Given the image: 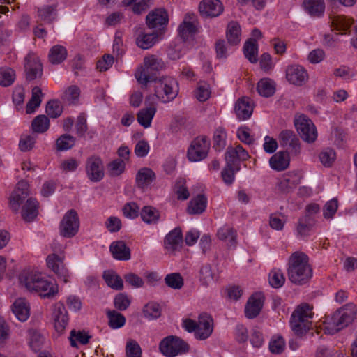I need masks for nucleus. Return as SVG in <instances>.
Listing matches in <instances>:
<instances>
[{
	"label": "nucleus",
	"mask_w": 357,
	"mask_h": 357,
	"mask_svg": "<svg viewBox=\"0 0 357 357\" xmlns=\"http://www.w3.org/2000/svg\"><path fill=\"white\" fill-rule=\"evenodd\" d=\"M264 297L260 294L252 295L248 299L245 307V315L248 319L257 317L263 307Z\"/></svg>",
	"instance_id": "aec40b11"
},
{
	"label": "nucleus",
	"mask_w": 357,
	"mask_h": 357,
	"mask_svg": "<svg viewBox=\"0 0 357 357\" xmlns=\"http://www.w3.org/2000/svg\"><path fill=\"white\" fill-rule=\"evenodd\" d=\"M31 127L34 132L43 133L46 132L50 127V120L45 115H38L32 121Z\"/></svg>",
	"instance_id": "49530a36"
},
{
	"label": "nucleus",
	"mask_w": 357,
	"mask_h": 357,
	"mask_svg": "<svg viewBox=\"0 0 357 357\" xmlns=\"http://www.w3.org/2000/svg\"><path fill=\"white\" fill-rule=\"evenodd\" d=\"M178 35L183 41L193 36L197 32V28L193 22L184 20L178 26Z\"/></svg>",
	"instance_id": "de8ad7c7"
},
{
	"label": "nucleus",
	"mask_w": 357,
	"mask_h": 357,
	"mask_svg": "<svg viewBox=\"0 0 357 357\" xmlns=\"http://www.w3.org/2000/svg\"><path fill=\"white\" fill-rule=\"evenodd\" d=\"M200 281L205 286H208L214 281V274L212 272L211 266L206 264L202 266L200 271Z\"/></svg>",
	"instance_id": "680f3d73"
},
{
	"label": "nucleus",
	"mask_w": 357,
	"mask_h": 357,
	"mask_svg": "<svg viewBox=\"0 0 357 357\" xmlns=\"http://www.w3.org/2000/svg\"><path fill=\"white\" fill-rule=\"evenodd\" d=\"M303 6L311 16L320 17L324 13L325 3L323 0H304Z\"/></svg>",
	"instance_id": "2f4dec72"
},
{
	"label": "nucleus",
	"mask_w": 357,
	"mask_h": 357,
	"mask_svg": "<svg viewBox=\"0 0 357 357\" xmlns=\"http://www.w3.org/2000/svg\"><path fill=\"white\" fill-rule=\"evenodd\" d=\"M218 237L222 241L228 240L231 245L235 244L236 239V231L229 226H224L218 231Z\"/></svg>",
	"instance_id": "bf43d9fd"
},
{
	"label": "nucleus",
	"mask_w": 357,
	"mask_h": 357,
	"mask_svg": "<svg viewBox=\"0 0 357 357\" xmlns=\"http://www.w3.org/2000/svg\"><path fill=\"white\" fill-rule=\"evenodd\" d=\"M200 15L204 17H214L223 11V6L220 0H203L199 6Z\"/></svg>",
	"instance_id": "f3484780"
},
{
	"label": "nucleus",
	"mask_w": 357,
	"mask_h": 357,
	"mask_svg": "<svg viewBox=\"0 0 357 357\" xmlns=\"http://www.w3.org/2000/svg\"><path fill=\"white\" fill-rule=\"evenodd\" d=\"M212 323L213 319L209 314L206 313L201 314L198 318L197 329L195 334L196 339H207L213 332Z\"/></svg>",
	"instance_id": "6ab92c4d"
},
{
	"label": "nucleus",
	"mask_w": 357,
	"mask_h": 357,
	"mask_svg": "<svg viewBox=\"0 0 357 357\" xmlns=\"http://www.w3.org/2000/svg\"><path fill=\"white\" fill-rule=\"evenodd\" d=\"M165 282L167 286L174 289H180L184 284L183 278L179 273L167 274L165 278Z\"/></svg>",
	"instance_id": "864d4df0"
},
{
	"label": "nucleus",
	"mask_w": 357,
	"mask_h": 357,
	"mask_svg": "<svg viewBox=\"0 0 357 357\" xmlns=\"http://www.w3.org/2000/svg\"><path fill=\"white\" fill-rule=\"evenodd\" d=\"M175 192L177 195L178 199L185 200L189 197L190 193L185 186V180L184 178H178L176 180Z\"/></svg>",
	"instance_id": "e2e57ef3"
},
{
	"label": "nucleus",
	"mask_w": 357,
	"mask_h": 357,
	"mask_svg": "<svg viewBox=\"0 0 357 357\" xmlns=\"http://www.w3.org/2000/svg\"><path fill=\"white\" fill-rule=\"evenodd\" d=\"M166 66L162 59L156 55H149L144 59V67L137 71L135 77L142 84L156 81V77L152 75L153 72H158L165 68Z\"/></svg>",
	"instance_id": "423d86ee"
},
{
	"label": "nucleus",
	"mask_w": 357,
	"mask_h": 357,
	"mask_svg": "<svg viewBox=\"0 0 357 357\" xmlns=\"http://www.w3.org/2000/svg\"><path fill=\"white\" fill-rule=\"evenodd\" d=\"M314 219H310L307 217L300 218L296 227L298 235L301 237L307 236L314 226Z\"/></svg>",
	"instance_id": "603ef678"
},
{
	"label": "nucleus",
	"mask_w": 357,
	"mask_h": 357,
	"mask_svg": "<svg viewBox=\"0 0 357 357\" xmlns=\"http://www.w3.org/2000/svg\"><path fill=\"white\" fill-rule=\"evenodd\" d=\"M47 265L65 283L68 282V271L64 266L63 259L56 254L49 255L47 257Z\"/></svg>",
	"instance_id": "dca6fc26"
},
{
	"label": "nucleus",
	"mask_w": 357,
	"mask_h": 357,
	"mask_svg": "<svg viewBox=\"0 0 357 357\" xmlns=\"http://www.w3.org/2000/svg\"><path fill=\"white\" fill-rule=\"evenodd\" d=\"M159 349L167 357H175L178 354L188 352L190 346L180 337L169 335L162 340L159 344Z\"/></svg>",
	"instance_id": "0eeeda50"
},
{
	"label": "nucleus",
	"mask_w": 357,
	"mask_h": 357,
	"mask_svg": "<svg viewBox=\"0 0 357 357\" xmlns=\"http://www.w3.org/2000/svg\"><path fill=\"white\" fill-rule=\"evenodd\" d=\"M45 112L50 118H58L63 112V107L56 100H50L47 102Z\"/></svg>",
	"instance_id": "4d7b16f0"
},
{
	"label": "nucleus",
	"mask_w": 357,
	"mask_h": 357,
	"mask_svg": "<svg viewBox=\"0 0 357 357\" xmlns=\"http://www.w3.org/2000/svg\"><path fill=\"white\" fill-rule=\"evenodd\" d=\"M91 338V336L84 331H76L73 329L70 331L68 339L71 347H77V342H79L82 344H86Z\"/></svg>",
	"instance_id": "c03bdc74"
},
{
	"label": "nucleus",
	"mask_w": 357,
	"mask_h": 357,
	"mask_svg": "<svg viewBox=\"0 0 357 357\" xmlns=\"http://www.w3.org/2000/svg\"><path fill=\"white\" fill-rule=\"evenodd\" d=\"M312 307L307 303L298 305L291 314L290 324L292 331L298 336L305 334L312 326L314 313Z\"/></svg>",
	"instance_id": "39448f33"
},
{
	"label": "nucleus",
	"mask_w": 357,
	"mask_h": 357,
	"mask_svg": "<svg viewBox=\"0 0 357 357\" xmlns=\"http://www.w3.org/2000/svg\"><path fill=\"white\" fill-rule=\"evenodd\" d=\"M206 205V197L204 195H198L190 201L187 210L190 214H201L205 211Z\"/></svg>",
	"instance_id": "7c9ffc66"
},
{
	"label": "nucleus",
	"mask_w": 357,
	"mask_h": 357,
	"mask_svg": "<svg viewBox=\"0 0 357 357\" xmlns=\"http://www.w3.org/2000/svg\"><path fill=\"white\" fill-rule=\"evenodd\" d=\"M249 155L248 152L240 145L228 146L225 154V159L228 167L234 166L241 169V161L246 160Z\"/></svg>",
	"instance_id": "ddd939ff"
},
{
	"label": "nucleus",
	"mask_w": 357,
	"mask_h": 357,
	"mask_svg": "<svg viewBox=\"0 0 357 357\" xmlns=\"http://www.w3.org/2000/svg\"><path fill=\"white\" fill-rule=\"evenodd\" d=\"M143 314L148 319H155L161 315L160 305L157 303L150 302L144 306Z\"/></svg>",
	"instance_id": "5fc2aeb1"
},
{
	"label": "nucleus",
	"mask_w": 357,
	"mask_h": 357,
	"mask_svg": "<svg viewBox=\"0 0 357 357\" xmlns=\"http://www.w3.org/2000/svg\"><path fill=\"white\" fill-rule=\"evenodd\" d=\"M338 208V201L337 198H333L326 203L323 209V215L326 219L332 218L336 213Z\"/></svg>",
	"instance_id": "338daca9"
},
{
	"label": "nucleus",
	"mask_w": 357,
	"mask_h": 357,
	"mask_svg": "<svg viewBox=\"0 0 357 357\" xmlns=\"http://www.w3.org/2000/svg\"><path fill=\"white\" fill-rule=\"evenodd\" d=\"M142 220L147 224H156L160 219V212L150 206H144L140 213Z\"/></svg>",
	"instance_id": "58836bf2"
},
{
	"label": "nucleus",
	"mask_w": 357,
	"mask_h": 357,
	"mask_svg": "<svg viewBox=\"0 0 357 357\" xmlns=\"http://www.w3.org/2000/svg\"><path fill=\"white\" fill-rule=\"evenodd\" d=\"M109 250L113 257L118 260L127 261L131 257L130 249L123 241L112 242L109 246Z\"/></svg>",
	"instance_id": "5701e85b"
},
{
	"label": "nucleus",
	"mask_w": 357,
	"mask_h": 357,
	"mask_svg": "<svg viewBox=\"0 0 357 357\" xmlns=\"http://www.w3.org/2000/svg\"><path fill=\"white\" fill-rule=\"evenodd\" d=\"M240 169L231 165L228 167V165L226 164L221 172V176L225 183L229 185L232 184L235 178V174Z\"/></svg>",
	"instance_id": "0e129e2a"
},
{
	"label": "nucleus",
	"mask_w": 357,
	"mask_h": 357,
	"mask_svg": "<svg viewBox=\"0 0 357 357\" xmlns=\"http://www.w3.org/2000/svg\"><path fill=\"white\" fill-rule=\"evenodd\" d=\"M152 0H123L125 6L132 5V10L135 14H141L146 10L151 4Z\"/></svg>",
	"instance_id": "a18cd8bd"
},
{
	"label": "nucleus",
	"mask_w": 357,
	"mask_h": 357,
	"mask_svg": "<svg viewBox=\"0 0 357 357\" xmlns=\"http://www.w3.org/2000/svg\"><path fill=\"white\" fill-rule=\"evenodd\" d=\"M79 89L77 86H71L65 91L62 100L69 105H76L79 101Z\"/></svg>",
	"instance_id": "3c124183"
},
{
	"label": "nucleus",
	"mask_w": 357,
	"mask_h": 357,
	"mask_svg": "<svg viewBox=\"0 0 357 357\" xmlns=\"http://www.w3.org/2000/svg\"><path fill=\"white\" fill-rule=\"evenodd\" d=\"M107 316L109 319V326L112 329L119 328L125 325L126 317L115 310H108Z\"/></svg>",
	"instance_id": "8fccbe9b"
},
{
	"label": "nucleus",
	"mask_w": 357,
	"mask_h": 357,
	"mask_svg": "<svg viewBox=\"0 0 357 357\" xmlns=\"http://www.w3.org/2000/svg\"><path fill=\"white\" fill-rule=\"evenodd\" d=\"M227 134L224 128L220 127L216 129L213 135V148L217 151H222L226 145Z\"/></svg>",
	"instance_id": "13d9d810"
},
{
	"label": "nucleus",
	"mask_w": 357,
	"mask_h": 357,
	"mask_svg": "<svg viewBox=\"0 0 357 357\" xmlns=\"http://www.w3.org/2000/svg\"><path fill=\"white\" fill-rule=\"evenodd\" d=\"M155 82V95L162 102H169L177 96L178 85L174 79L162 77Z\"/></svg>",
	"instance_id": "6e6552de"
},
{
	"label": "nucleus",
	"mask_w": 357,
	"mask_h": 357,
	"mask_svg": "<svg viewBox=\"0 0 357 357\" xmlns=\"http://www.w3.org/2000/svg\"><path fill=\"white\" fill-rule=\"evenodd\" d=\"M130 303V299L124 293L118 294L114 298V305L120 311H124L128 309Z\"/></svg>",
	"instance_id": "69168bd1"
},
{
	"label": "nucleus",
	"mask_w": 357,
	"mask_h": 357,
	"mask_svg": "<svg viewBox=\"0 0 357 357\" xmlns=\"http://www.w3.org/2000/svg\"><path fill=\"white\" fill-rule=\"evenodd\" d=\"M108 169L111 176H119L125 169V162L121 159H116L108 164Z\"/></svg>",
	"instance_id": "774afa93"
},
{
	"label": "nucleus",
	"mask_w": 357,
	"mask_h": 357,
	"mask_svg": "<svg viewBox=\"0 0 357 357\" xmlns=\"http://www.w3.org/2000/svg\"><path fill=\"white\" fill-rule=\"evenodd\" d=\"M258 45L255 39L248 40L243 46L245 56L250 62L255 63L257 61Z\"/></svg>",
	"instance_id": "ea45409f"
},
{
	"label": "nucleus",
	"mask_w": 357,
	"mask_h": 357,
	"mask_svg": "<svg viewBox=\"0 0 357 357\" xmlns=\"http://www.w3.org/2000/svg\"><path fill=\"white\" fill-rule=\"evenodd\" d=\"M252 111V105L248 98L239 99L235 105V112L239 119H248L251 116Z\"/></svg>",
	"instance_id": "cd10ccee"
},
{
	"label": "nucleus",
	"mask_w": 357,
	"mask_h": 357,
	"mask_svg": "<svg viewBox=\"0 0 357 357\" xmlns=\"http://www.w3.org/2000/svg\"><path fill=\"white\" fill-rule=\"evenodd\" d=\"M168 22V15L165 9L157 8L149 13L146 17V22L149 28L155 29L166 24Z\"/></svg>",
	"instance_id": "4be33fe9"
},
{
	"label": "nucleus",
	"mask_w": 357,
	"mask_h": 357,
	"mask_svg": "<svg viewBox=\"0 0 357 357\" xmlns=\"http://www.w3.org/2000/svg\"><path fill=\"white\" fill-rule=\"evenodd\" d=\"M103 279L106 284L114 290H122L123 289L122 278L114 271H105L103 273Z\"/></svg>",
	"instance_id": "72a5a7b5"
},
{
	"label": "nucleus",
	"mask_w": 357,
	"mask_h": 357,
	"mask_svg": "<svg viewBox=\"0 0 357 357\" xmlns=\"http://www.w3.org/2000/svg\"><path fill=\"white\" fill-rule=\"evenodd\" d=\"M38 214V202L32 197L27 199L22 208V218L28 222H32Z\"/></svg>",
	"instance_id": "393cba45"
},
{
	"label": "nucleus",
	"mask_w": 357,
	"mask_h": 357,
	"mask_svg": "<svg viewBox=\"0 0 357 357\" xmlns=\"http://www.w3.org/2000/svg\"><path fill=\"white\" fill-rule=\"evenodd\" d=\"M85 171L87 178L92 182L100 181L105 176L104 165L101 158L98 155L89 157L85 163Z\"/></svg>",
	"instance_id": "f8f14e48"
},
{
	"label": "nucleus",
	"mask_w": 357,
	"mask_h": 357,
	"mask_svg": "<svg viewBox=\"0 0 357 357\" xmlns=\"http://www.w3.org/2000/svg\"><path fill=\"white\" fill-rule=\"evenodd\" d=\"M331 26L337 31H347L353 24V20L344 15L331 17Z\"/></svg>",
	"instance_id": "37998d69"
},
{
	"label": "nucleus",
	"mask_w": 357,
	"mask_h": 357,
	"mask_svg": "<svg viewBox=\"0 0 357 357\" xmlns=\"http://www.w3.org/2000/svg\"><path fill=\"white\" fill-rule=\"evenodd\" d=\"M357 307L353 303L345 305L337 310L331 317H326L324 321L325 332L328 334H335L347 327L356 318Z\"/></svg>",
	"instance_id": "20e7f679"
},
{
	"label": "nucleus",
	"mask_w": 357,
	"mask_h": 357,
	"mask_svg": "<svg viewBox=\"0 0 357 357\" xmlns=\"http://www.w3.org/2000/svg\"><path fill=\"white\" fill-rule=\"evenodd\" d=\"M76 139L68 134L61 135L56 141V149L57 151H63L73 148L75 144Z\"/></svg>",
	"instance_id": "09e8293b"
},
{
	"label": "nucleus",
	"mask_w": 357,
	"mask_h": 357,
	"mask_svg": "<svg viewBox=\"0 0 357 357\" xmlns=\"http://www.w3.org/2000/svg\"><path fill=\"white\" fill-rule=\"evenodd\" d=\"M155 172L150 168H141L136 174V184L139 188H147L155 179Z\"/></svg>",
	"instance_id": "a878e982"
},
{
	"label": "nucleus",
	"mask_w": 357,
	"mask_h": 357,
	"mask_svg": "<svg viewBox=\"0 0 357 357\" xmlns=\"http://www.w3.org/2000/svg\"><path fill=\"white\" fill-rule=\"evenodd\" d=\"M28 335L29 344L31 349L35 352L40 351L45 340L43 335L36 329L31 328L28 331Z\"/></svg>",
	"instance_id": "a19ab883"
},
{
	"label": "nucleus",
	"mask_w": 357,
	"mask_h": 357,
	"mask_svg": "<svg viewBox=\"0 0 357 357\" xmlns=\"http://www.w3.org/2000/svg\"><path fill=\"white\" fill-rule=\"evenodd\" d=\"M29 194L28 183L24 180L19 181L10 197V206L13 212H18L20 205L27 198Z\"/></svg>",
	"instance_id": "4468645a"
},
{
	"label": "nucleus",
	"mask_w": 357,
	"mask_h": 357,
	"mask_svg": "<svg viewBox=\"0 0 357 357\" xmlns=\"http://www.w3.org/2000/svg\"><path fill=\"white\" fill-rule=\"evenodd\" d=\"M357 307L353 303L345 305L337 310L331 317H326L324 321L325 332L328 334H335L347 327L356 318Z\"/></svg>",
	"instance_id": "7ed1b4c3"
},
{
	"label": "nucleus",
	"mask_w": 357,
	"mask_h": 357,
	"mask_svg": "<svg viewBox=\"0 0 357 357\" xmlns=\"http://www.w3.org/2000/svg\"><path fill=\"white\" fill-rule=\"evenodd\" d=\"M210 148V141L204 136L195 138L188 149L187 155L190 161L197 162L204 159Z\"/></svg>",
	"instance_id": "9d476101"
},
{
	"label": "nucleus",
	"mask_w": 357,
	"mask_h": 357,
	"mask_svg": "<svg viewBox=\"0 0 357 357\" xmlns=\"http://www.w3.org/2000/svg\"><path fill=\"white\" fill-rule=\"evenodd\" d=\"M301 181V176L297 173H289L285 175L279 184L280 189L284 192H289L296 188Z\"/></svg>",
	"instance_id": "473e14b6"
},
{
	"label": "nucleus",
	"mask_w": 357,
	"mask_h": 357,
	"mask_svg": "<svg viewBox=\"0 0 357 357\" xmlns=\"http://www.w3.org/2000/svg\"><path fill=\"white\" fill-rule=\"evenodd\" d=\"M158 33H141L136 39L137 46L146 50L151 47L157 41Z\"/></svg>",
	"instance_id": "79ce46f5"
},
{
	"label": "nucleus",
	"mask_w": 357,
	"mask_h": 357,
	"mask_svg": "<svg viewBox=\"0 0 357 357\" xmlns=\"http://www.w3.org/2000/svg\"><path fill=\"white\" fill-rule=\"evenodd\" d=\"M290 158L287 151H279L271 157V167L278 172L286 169L289 165Z\"/></svg>",
	"instance_id": "b1692460"
},
{
	"label": "nucleus",
	"mask_w": 357,
	"mask_h": 357,
	"mask_svg": "<svg viewBox=\"0 0 357 357\" xmlns=\"http://www.w3.org/2000/svg\"><path fill=\"white\" fill-rule=\"evenodd\" d=\"M241 26L236 22H231L227 29V42L231 45H237L241 41Z\"/></svg>",
	"instance_id": "c9c22d12"
},
{
	"label": "nucleus",
	"mask_w": 357,
	"mask_h": 357,
	"mask_svg": "<svg viewBox=\"0 0 357 357\" xmlns=\"http://www.w3.org/2000/svg\"><path fill=\"white\" fill-rule=\"evenodd\" d=\"M15 73L10 68H0V85L4 87L10 86L15 81Z\"/></svg>",
	"instance_id": "6e6d98bb"
},
{
	"label": "nucleus",
	"mask_w": 357,
	"mask_h": 357,
	"mask_svg": "<svg viewBox=\"0 0 357 357\" xmlns=\"http://www.w3.org/2000/svg\"><path fill=\"white\" fill-rule=\"evenodd\" d=\"M19 282L27 290L35 291L44 298H52L58 293L57 284L28 270H24L20 273Z\"/></svg>",
	"instance_id": "f03ea898"
},
{
	"label": "nucleus",
	"mask_w": 357,
	"mask_h": 357,
	"mask_svg": "<svg viewBox=\"0 0 357 357\" xmlns=\"http://www.w3.org/2000/svg\"><path fill=\"white\" fill-rule=\"evenodd\" d=\"M79 220L75 210L71 209L66 213L59 225L60 235L70 238L75 236L79 231Z\"/></svg>",
	"instance_id": "1a4fd4ad"
},
{
	"label": "nucleus",
	"mask_w": 357,
	"mask_h": 357,
	"mask_svg": "<svg viewBox=\"0 0 357 357\" xmlns=\"http://www.w3.org/2000/svg\"><path fill=\"white\" fill-rule=\"evenodd\" d=\"M52 316L56 331L59 333H62L66 328L68 320L67 312L63 303H59L54 305Z\"/></svg>",
	"instance_id": "412c9836"
},
{
	"label": "nucleus",
	"mask_w": 357,
	"mask_h": 357,
	"mask_svg": "<svg viewBox=\"0 0 357 357\" xmlns=\"http://www.w3.org/2000/svg\"><path fill=\"white\" fill-rule=\"evenodd\" d=\"M24 68L26 79L29 81L40 77L43 75V66L38 57L33 53H29L25 57Z\"/></svg>",
	"instance_id": "2eb2a0df"
},
{
	"label": "nucleus",
	"mask_w": 357,
	"mask_h": 357,
	"mask_svg": "<svg viewBox=\"0 0 357 357\" xmlns=\"http://www.w3.org/2000/svg\"><path fill=\"white\" fill-rule=\"evenodd\" d=\"M38 22H43L46 24H52L56 17V6L46 5L38 8Z\"/></svg>",
	"instance_id": "c756f323"
},
{
	"label": "nucleus",
	"mask_w": 357,
	"mask_h": 357,
	"mask_svg": "<svg viewBox=\"0 0 357 357\" xmlns=\"http://www.w3.org/2000/svg\"><path fill=\"white\" fill-rule=\"evenodd\" d=\"M287 276L289 281L296 285H303L310 281L312 268L306 254L299 251L291 254L288 261Z\"/></svg>",
	"instance_id": "f257e3e1"
},
{
	"label": "nucleus",
	"mask_w": 357,
	"mask_h": 357,
	"mask_svg": "<svg viewBox=\"0 0 357 357\" xmlns=\"http://www.w3.org/2000/svg\"><path fill=\"white\" fill-rule=\"evenodd\" d=\"M29 306L24 298H18L13 304L12 310L21 321H25L29 317Z\"/></svg>",
	"instance_id": "c85d7f7f"
},
{
	"label": "nucleus",
	"mask_w": 357,
	"mask_h": 357,
	"mask_svg": "<svg viewBox=\"0 0 357 357\" xmlns=\"http://www.w3.org/2000/svg\"><path fill=\"white\" fill-rule=\"evenodd\" d=\"M182 242L183 234L180 227H176L172 230L167 234L164 241L165 248L172 251L176 250Z\"/></svg>",
	"instance_id": "bb28decb"
},
{
	"label": "nucleus",
	"mask_w": 357,
	"mask_h": 357,
	"mask_svg": "<svg viewBox=\"0 0 357 357\" xmlns=\"http://www.w3.org/2000/svg\"><path fill=\"white\" fill-rule=\"evenodd\" d=\"M66 49L60 45L53 46L49 52V61L52 64H59L67 57Z\"/></svg>",
	"instance_id": "e433bc0d"
},
{
	"label": "nucleus",
	"mask_w": 357,
	"mask_h": 357,
	"mask_svg": "<svg viewBox=\"0 0 357 357\" xmlns=\"http://www.w3.org/2000/svg\"><path fill=\"white\" fill-rule=\"evenodd\" d=\"M155 112L156 108L154 106L142 109L137 113V121L144 128H147L151 126V121Z\"/></svg>",
	"instance_id": "4c0bfd02"
},
{
	"label": "nucleus",
	"mask_w": 357,
	"mask_h": 357,
	"mask_svg": "<svg viewBox=\"0 0 357 357\" xmlns=\"http://www.w3.org/2000/svg\"><path fill=\"white\" fill-rule=\"evenodd\" d=\"M286 77L291 84L302 86L307 80L308 75L301 66L291 65L286 70Z\"/></svg>",
	"instance_id": "a211bd4d"
},
{
	"label": "nucleus",
	"mask_w": 357,
	"mask_h": 357,
	"mask_svg": "<svg viewBox=\"0 0 357 357\" xmlns=\"http://www.w3.org/2000/svg\"><path fill=\"white\" fill-rule=\"evenodd\" d=\"M257 90L261 96L268 98L275 93V82L269 78H264L259 81L257 85Z\"/></svg>",
	"instance_id": "f704fd0d"
},
{
	"label": "nucleus",
	"mask_w": 357,
	"mask_h": 357,
	"mask_svg": "<svg viewBox=\"0 0 357 357\" xmlns=\"http://www.w3.org/2000/svg\"><path fill=\"white\" fill-rule=\"evenodd\" d=\"M268 280L271 287L278 289L284 284L285 278L280 270H273L269 273Z\"/></svg>",
	"instance_id": "052dcab7"
},
{
	"label": "nucleus",
	"mask_w": 357,
	"mask_h": 357,
	"mask_svg": "<svg viewBox=\"0 0 357 357\" xmlns=\"http://www.w3.org/2000/svg\"><path fill=\"white\" fill-rule=\"evenodd\" d=\"M301 137L307 142H313L317 137V132L313 122L305 115H301L294 121Z\"/></svg>",
	"instance_id": "9b49d317"
}]
</instances>
